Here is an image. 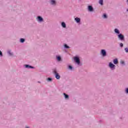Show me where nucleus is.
Masks as SVG:
<instances>
[{"label":"nucleus","instance_id":"f257e3e1","mask_svg":"<svg viewBox=\"0 0 128 128\" xmlns=\"http://www.w3.org/2000/svg\"><path fill=\"white\" fill-rule=\"evenodd\" d=\"M54 73L56 76V80H60V74H58V73L56 72V70H54Z\"/></svg>","mask_w":128,"mask_h":128},{"label":"nucleus","instance_id":"f03ea898","mask_svg":"<svg viewBox=\"0 0 128 128\" xmlns=\"http://www.w3.org/2000/svg\"><path fill=\"white\" fill-rule=\"evenodd\" d=\"M74 60H75L76 62V64H80V58H78V57H74Z\"/></svg>","mask_w":128,"mask_h":128},{"label":"nucleus","instance_id":"7ed1b4c3","mask_svg":"<svg viewBox=\"0 0 128 128\" xmlns=\"http://www.w3.org/2000/svg\"><path fill=\"white\" fill-rule=\"evenodd\" d=\"M101 52L103 56H106V50H102Z\"/></svg>","mask_w":128,"mask_h":128},{"label":"nucleus","instance_id":"20e7f679","mask_svg":"<svg viewBox=\"0 0 128 128\" xmlns=\"http://www.w3.org/2000/svg\"><path fill=\"white\" fill-rule=\"evenodd\" d=\"M88 10H89V12H92L94 10V8H92V6H88Z\"/></svg>","mask_w":128,"mask_h":128},{"label":"nucleus","instance_id":"39448f33","mask_svg":"<svg viewBox=\"0 0 128 128\" xmlns=\"http://www.w3.org/2000/svg\"><path fill=\"white\" fill-rule=\"evenodd\" d=\"M118 37L119 38H120V40H124V36L122 34H120L119 35H118Z\"/></svg>","mask_w":128,"mask_h":128},{"label":"nucleus","instance_id":"423d86ee","mask_svg":"<svg viewBox=\"0 0 128 128\" xmlns=\"http://www.w3.org/2000/svg\"><path fill=\"white\" fill-rule=\"evenodd\" d=\"M109 66L111 68H114L116 66H114V64H112V62H110L109 64Z\"/></svg>","mask_w":128,"mask_h":128},{"label":"nucleus","instance_id":"0eeeda50","mask_svg":"<svg viewBox=\"0 0 128 128\" xmlns=\"http://www.w3.org/2000/svg\"><path fill=\"white\" fill-rule=\"evenodd\" d=\"M113 62L114 64H118V60L117 58L114 59Z\"/></svg>","mask_w":128,"mask_h":128},{"label":"nucleus","instance_id":"6e6552de","mask_svg":"<svg viewBox=\"0 0 128 128\" xmlns=\"http://www.w3.org/2000/svg\"><path fill=\"white\" fill-rule=\"evenodd\" d=\"M38 20L39 22H42V20H44L42 19V18L40 16H38Z\"/></svg>","mask_w":128,"mask_h":128},{"label":"nucleus","instance_id":"1a4fd4ad","mask_svg":"<svg viewBox=\"0 0 128 128\" xmlns=\"http://www.w3.org/2000/svg\"><path fill=\"white\" fill-rule=\"evenodd\" d=\"M75 20L76 22H80V18H75Z\"/></svg>","mask_w":128,"mask_h":128},{"label":"nucleus","instance_id":"9d476101","mask_svg":"<svg viewBox=\"0 0 128 128\" xmlns=\"http://www.w3.org/2000/svg\"><path fill=\"white\" fill-rule=\"evenodd\" d=\"M25 67L28 68H34V67L32 66H30L29 65H28V64H26Z\"/></svg>","mask_w":128,"mask_h":128},{"label":"nucleus","instance_id":"9b49d317","mask_svg":"<svg viewBox=\"0 0 128 128\" xmlns=\"http://www.w3.org/2000/svg\"><path fill=\"white\" fill-rule=\"evenodd\" d=\"M62 26L63 28H66V23H64V22H62Z\"/></svg>","mask_w":128,"mask_h":128},{"label":"nucleus","instance_id":"f8f14e48","mask_svg":"<svg viewBox=\"0 0 128 128\" xmlns=\"http://www.w3.org/2000/svg\"><path fill=\"white\" fill-rule=\"evenodd\" d=\"M114 32L116 34H120V31L118 30L117 28H116L114 30Z\"/></svg>","mask_w":128,"mask_h":128},{"label":"nucleus","instance_id":"ddd939ff","mask_svg":"<svg viewBox=\"0 0 128 128\" xmlns=\"http://www.w3.org/2000/svg\"><path fill=\"white\" fill-rule=\"evenodd\" d=\"M51 4H56V1L54 0H51Z\"/></svg>","mask_w":128,"mask_h":128},{"label":"nucleus","instance_id":"4468645a","mask_svg":"<svg viewBox=\"0 0 128 128\" xmlns=\"http://www.w3.org/2000/svg\"><path fill=\"white\" fill-rule=\"evenodd\" d=\"M103 2H104V0H100L99 1V4H101V6H102Z\"/></svg>","mask_w":128,"mask_h":128},{"label":"nucleus","instance_id":"2eb2a0df","mask_svg":"<svg viewBox=\"0 0 128 128\" xmlns=\"http://www.w3.org/2000/svg\"><path fill=\"white\" fill-rule=\"evenodd\" d=\"M64 94L65 96V98H68V95L66 94L65 93H64Z\"/></svg>","mask_w":128,"mask_h":128},{"label":"nucleus","instance_id":"dca6fc26","mask_svg":"<svg viewBox=\"0 0 128 128\" xmlns=\"http://www.w3.org/2000/svg\"><path fill=\"white\" fill-rule=\"evenodd\" d=\"M57 60L58 62H60L61 60L60 56H58L57 57Z\"/></svg>","mask_w":128,"mask_h":128},{"label":"nucleus","instance_id":"f3484780","mask_svg":"<svg viewBox=\"0 0 128 128\" xmlns=\"http://www.w3.org/2000/svg\"><path fill=\"white\" fill-rule=\"evenodd\" d=\"M24 42V39L21 38L20 39V42Z\"/></svg>","mask_w":128,"mask_h":128},{"label":"nucleus","instance_id":"a211bd4d","mask_svg":"<svg viewBox=\"0 0 128 128\" xmlns=\"http://www.w3.org/2000/svg\"><path fill=\"white\" fill-rule=\"evenodd\" d=\"M64 48H70V47L67 44H64Z\"/></svg>","mask_w":128,"mask_h":128},{"label":"nucleus","instance_id":"6ab92c4d","mask_svg":"<svg viewBox=\"0 0 128 128\" xmlns=\"http://www.w3.org/2000/svg\"><path fill=\"white\" fill-rule=\"evenodd\" d=\"M103 16H104V18H108V16H106V14H104L103 15Z\"/></svg>","mask_w":128,"mask_h":128},{"label":"nucleus","instance_id":"aec40b11","mask_svg":"<svg viewBox=\"0 0 128 128\" xmlns=\"http://www.w3.org/2000/svg\"><path fill=\"white\" fill-rule=\"evenodd\" d=\"M124 50H125L126 52H128V48H125Z\"/></svg>","mask_w":128,"mask_h":128},{"label":"nucleus","instance_id":"412c9836","mask_svg":"<svg viewBox=\"0 0 128 128\" xmlns=\"http://www.w3.org/2000/svg\"><path fill=\"white\" fill-rule=\"evenodd\" d=\"M120 46H121L122 48V46H124V44L122 43H120Z\"/></svg>","mask_w":128,"mask_h":128},{"label":"nucleus","instance_id":"4be33fe9","mask_svg":"<svg viewBox=\"0 0 128 128\" xmlns=\"http://www.w3.org/2000/svg\"><path fill=\"white\" fill-rule=\"evenodd\" d=\"M0 56H2V51L0 50Z\"/></svg>","mask_w":128,"mask_h":128},{"label":"nucleus","instance_id":"5701e85b","mask_svg":"<svg viewBox=\"0 0 128 128\" xmlns=\"http://www.w3.org/2000/svg\"><path fill=\"white\" fill-rule=\"evenodd\" d=\"M69 68L70 70H72V67L71 66H69Z\"/></svg>","mask_w":128,"mask_h":128},{"label":"nucleus","instance_id":"b1692460","mask_svg":"<svg viewBox=\"0 0 128 128\" xmlns=\"http://www.w3.org/2000/svg\"><path fill=\"white\" fill-rule=\"evenodd\" d=\"M48 80L49 82H50V80H52V78H48Z\"/></svg>","mask_w":128,"mask_h":128},{"label":"nucleus","instance_id":"393cba45","mask_svg":"<svg viewBox=\"0 0 128 128\" xmlns=\"http://www.w3.org/2000/svg\"><path fill=\"white\" fill-rule=\"evenodd\" d=\"M120 63L122 64H124V62L122 61V62H120Z\"/></svg>","mask_w":128,"mask_h":128},{"label":"nucleus","instance_id":"a878e982","mask_svg":"<svg viewBox=\"0 0 128 128\" xmlns=\"http://www.w3.org/2000/svg\"><path fill=\"white\" fill-rule=\"evenodd\" d=\"M126 92H127V94H128V88H127V89L126 90Z\"/></svg>","mask_w":128,"mask_h":128},{"label":"nucleus","instance_id":"bb28decb","mask_svg":"<svg viewBox=\"0 0 128 128\" xmlns=\"http://www.w3.org/2000/svg\"><path fill=\"white\" fill-rule=\"evenodd\" d=\"M9 54H10V56H12V54L10 53V52H9Z\"/></svg>","mask_w":128,"mask_h":128},{"label":"nucleus","instance_id":"cd10ccee","mask_svg":"<svg viewBox=\"0 0 128 128\" xmlns=\"http://www.w3.org/2000/svg\"><path fill=\"white\" fill-rule=\"evenodd\" d=\"M26 128H30L28 126H26Z\"/></svg>","mask_w":128,"mask_h":128},{"label":"nucleus","instance_id":"c85d7f7f","mask_svg":"<svg viewBox=\"0 0 128 128\" xmlns=\"http://www.w3.org/2000/svg\"><path fill=\"white\" fill-rule=\"evenodd\" d=\"M127 10V12H128V9H127V10Z\"/></svg>","mask_w":128,"mask_h":128}]
</instances>
